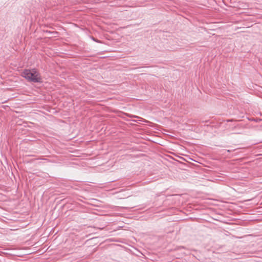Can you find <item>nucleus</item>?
I'll return each mask as SVG.
<instances>
[{
  "mask_svg": "<svg viewBox=\"0 0 262 262\" xmlns=\"http://www.w3.org/2000/svg\"><path fill=\"white\" fill-rule=\"evenodd\" d=\"M133 117H134V118H137V117L136 116H133Z\"/></svg>",
  "mask_w": 262,
  "mask_h": 262,
  "instance_id": "7ed1b4c3",
  "label": "nucleus"
},
{
  "mask_svg": "<svg viewBox=\"0 0 262 262\" xmlns=\"http://www.w3.org/2000/svg\"><path fill=\"white\" fill-rule=\"evenodd\" d=\"M92 39L94 41H95V42H98V43H102V42H101L100 40H98V39H96V38H94V37H92Z\"/></svg>",
  "mask_w": 262,
  "mask_h": 262,
  "instance_id": "f03ea898",
  "label": "nucleus"
},
{
  "mask_svg": "<svg viewBox=\"0 0 262 262\" xmlns=\"http://www.w3.org/2000/svg\"><path fill=\"white\" fill-rule=\"evenodd\" d=\"M22 76L31 82L35 83L42 82L40 74L36 69L25 70L22 73Z\"/></svg>",
  "mask_w": 262,
  "mask_h": 262,
  "instance_id": "f257e3e1",
  "label": "nucleus"
}]
</instances>
